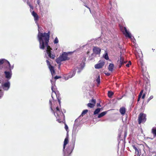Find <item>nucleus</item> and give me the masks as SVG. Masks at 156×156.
I'll list each match as a JSON object with an SVG mask.
<instances>
[{
  "label": "nucleus",
  "mask_w": 156,
  "mask_h": 156,
  "mask_svg": "<svg viewBox=\"0 0 156 156\" xmlns=\"http://www.w3.org/2000/svg\"><path fill=\"white\" fill-rule=\"evenodd\" d=\"M50 31L48 33H44V35L40 34L38 36V41L39 42V48L40 49L44 50L46 48L45 50L48 56L52 59H54L55 56L54 54L52 53L51 48L48 45L50 36Z\"/></svg>",
  "instance_id": "obj_1"
},
{
  "label": "nucleus",
  "mask_w": 156,
  "mask_h": 156,
  "mask_svg": "<svg viewBox=\"0 0 156 156\" xmlns=\"http://www.w3.org/2000/svg\"><path fill=\"white\" fill-rule=\"evenodd\" d=\"M77 120L76 119L75 121V123L73 125V133L72 136L73 137V141L71 143L70 145L65 149L66 146L68 142V137L67 136L65 138L64 141V144L63 146V153L64 156H70V154L72 152L73 150L75 141L76 140V130L78 126V125L76 123Z\"/></svg>",
  "instance_id": "obj_2"
},
{
  "label": "nucleus",
  "mask_w": 156,
  "mask_h": 156,
  "mask_svg": "<svg viewBox=\"0 0 156 156\" xmlns=\"http://www.w3.org/2000/svg\"><path fill=\"white\" fill-rule=\"evenodd\" d=\"M10 83L9 80L3 82L0 86V98H1L4 93V91H7L10 88Z\"/></svg>",
  "instance_id": "obj_3"
},
{
  "label": "nucleus",
  "mask_w": 156,
  "mask_h": 156,
  "mask_svg": "<svg viewBox=\"0 0 156 156\" xmlns=\"http://www.w3.org/2000/svg\"><path fill=\"white\" fill-rule=\"evenodd\" d=\"M14 67V64L12 66L10 64L7 67V68H5L4 69L5 70L4 73L5 77L8 80H9L11 78L12 75V70L13 69Z\"/></svg>",
  "instance_id": "obj_4"
},
{
  "label": "nucleus",
  "mask_w": 156,
  "mask_h": 156,
  "mask_svg": "<svg viewBox=\"0 0 156 156\" xmlns=\"http://www.w3.org/2000/svg\"><path fill=\"white\" fill-rule=\"evenodd\" d=\"M51 82V89L52 91V93L51 94V97L53 99V100H54V97H53V95L54 94L56 96L57 99L58 100V101L59 102V105H60L61 104V99L60 98H59V93L58 91H55V88L56 87V86L55 85V82H53L52 81V80H50Z\"/></svg>",
  "instance_id": "obj_5"
},
{
  "label": "nucleus",
  "mask_w": 156,
  "mask_h": 156,
  "mask_svg": "<svg viewBox=\"0 0 156 156\" xmlns=\"http://www.w3.org/2000/svg\"><path fill=\"white\" fill-rule=\"evenodd\" d=\"M56 110L55 111V113L57 114V116L55 115H55L57 119V120L59 122H61V119L62 118H64L65 117V115L62 112H61L59 110V109L57 106L56 107Z\"/></svg>",
  "instance_id": "obj_6"
},
{
  "label": "nucleus",
  "mask_w": 156,
  "mask_h": 156,
  "mask_svg": "<svg viewBox=\"0 0 156 156\" xmlns=\"http://www.w3.org/2000/svg\"><path fill=\"white\" fill-rule=\"evenodd\" d=\"M146 114L142 113H141L139 115L138 117V123L140 124L141 123H144L146 120Z\"/></svg>",
  "instance_id": "obj_7"
},
{
  "label": "nucleus",
  "mask_w": 156,
  "mask_h": 156,
  "mask_svg": "<svg viewBox=\"0 0 156 156\" xmlns=\"http://www.w3.org/2000/svg\"><path fill=\"white\" fill-rule=\"evenodd\" d=\"M86 58L85 57H84L83 58V59L81 62L77 66V68L78 69L77 73H80L82 70L83 69L84 67L85 66V64L83 61H86Z\"/></svg>",
  "instance_id": "obj_8"
},
{
  "label": "nucleus",
  "mask_w": 156,
  "mask_h": 156,
  "mask_svg": "<svg viewBox=\"0 0 156 156\" xmlns=\"http://www.w3.org/2000/svg\"><path fill=\"white\" fill-rule=\"evenodd\" d=\"M121 30L126 37L130 38L132 41L133 40V37H132L131 34L127 30L126 27H124L123 29H121Z\"/></svg>",
  "instance_id": "obj_9"
},
{
  "label": "nucleus",
  "mask_w": 156,
  "mask_h": 156,
  "mask_svg": "<svg viewBox=\"0 0 156 156\" xmlns=\"http://www.w3.org/2000/svg\"><path fill=\"white\" fill-rule=\"evenodd\" d=\"M69 52L66 53V52H63L62 54L59 56L60 58L62 59L63 61L68 60L69 58H68V54Z\"/></svg>",
  "instance_id": "obj_10"
},
{
  "label": "nucleus",
  "mask_w": 156,
  "mask_h": 156,
  "mask_svg": "<svg viewBox=\"0 0 156 156\" xmlns=\"http://www.w3.org/2000/svg\"><path fill=\"white\" fill-rule=\"evenodd\" d=\"M93 53L92 54L93 55L94 54L95 55H99L101 51V49L97 47H94L93 49Z\"/></svg>",
  "instance_id": "obj_11"
},
{
  "label": "nucleus",
  "mask_w": 156,
  "mask_h": 156,
  "mask_svg": "<svg viewBox=\"0 0 156 156\" xmlns=\"http://www.w3.org/2000/svg\"><path fill=\"white\" fill-rule=\"evenodd\" d=\"M34 21H35V23H36L37 24V26H38V35H37V38H38V36H39V35H40V34H42L43 35H44V33H40V31H39V25L37 22V21L38 20H39V16H38V15H37V16H34Z\"/></svg>",
  "instance_id": "obj_12"
},
{
  "label": "nucleus",
  "mask_w": 156,
  "mask_h": 156,
  "mask_svg": "<svg viewBox=\"0 0 156 156\" xmlns=\"http://www.w3.org/2000/svg\"><path fill=\"white\" fill-rule=\"evenodd\" d=\"M105 62L103 61H100L98 63L96 64L94 66V67L96 69H99L102 67L104 66Z\"/></svg>",
  "instance_id": "obj_13"
},
{
  "label": "nucleus",
  "mask_w": 156,
  "mask_h": 156,
  "mask_svg": "<svg viewBox=\"0 0 156 156\" xmlns=\"http://www.w3.org/2000/svg\"><path fill=\"white\" fill-rule=\"evenodd\" d=\"M76 69H74L72 70L67 76V79L73 77L75 75Z\"/></svg>",
  "instance_id": "obj_14"
},
{
  "label": "nucleus",
  "mask_w": 156,
  "mask_h": 156,
  "mask_svg": "<svg viewBox=\"0 0 156 156\" xmlns=\"http://www.w3.org/2000/svg\"><path fill=\"white\" fill-rule=\"evenodd\" d=\"M120 62L119 67L120 68L122 65L126 63V62L124 61L123 58L120 56Z\"/></svg>",
  "instance_id": "obj_15"
},
{
  "label": "nucleus",
  "mask_w": 156,
  "mask_h": 156,
  "mask_svg": "<svg viewBox=\"0 0 156 156\" xmlns=\"http://www.w3.org/2000/svg\"><path fill=\"white\" fill-rule=\"evenodd\" d=\"M48 68L51 72V75L52 76L55 74V71L54 69V67L52 66H51L48 67Z\"/></svg>",
  "instance_id": "obj_16"
},
{
  "label": "nucleus",
  "mask_w": 156,
  "mask_h": 156,
  "mask_svg": "<svg viewBox=\"0 0 156 156\" xmlns=\"http://www.w3.org/2000/svg\"><path fill=\"white\" fill-rule=\"evenodd\" d=\"M126 111V108L124 107H122L120 108L119 112L122 115L125 114Z\"/></svg>",
  "instance_id": "obj_17"
},
{
  "label": "nucleus",
  "mask_w": 156,
  "mask_h": 156,
  "mask_svg": "<svg viewBox=\"0 0 156 156\" xmlns=\"http://www.w3.org/2000/svg\"><path fill=\"white\" fill-rule=\"evenodd\" d=\"M107 113V111L103 112L98 114V118H101L104 116Z\"/></svg>",
  "instance_id": "obj_18"
},
{
  "label": "nucleus",
  "mask_w": 156,
  "mask_h": 156,
  "mask_svg": "<svg viewBox=\"0 0 156 156\" xmlns=\"http://www.w3.org/2000/svg\"><path fill=\"white\" fill-rule=\"evenodd\" d=\"M114 67V65L113 64L110 63L108 66V69L110 71L112 72Z\"/></svg>",
  "instance_id": "obj_19"
},
{
  "label": "nucleus",
  "mask_w": 156,
  "mask_h": 156,
  "mask_svg": "<svg viewBox=\"0 0 156 156\" xmlns=\"http://www.w3.org/2000/svg\"><path fill=\"white\" fill-rule=\"evenodd\" d=\"M101 109H102V108H98L96 109L94 112V115L98 114L100 112Z\"/></svg>",
  "instance_id": "obj_20"
},
{
  "label": "nucleus",
  "mask_w": 156,
  "mask_h": 156,
  "mask_svg": "<svg viewBox=\"0 0 156 156\" xmlns=\"http://www.w3.org/2000/svg\"><path fill=\"white\" fill-rule=\"evenodd\" d=\"M151 132L154 136H156V127H153L151 129Z\"/></svg>",
  "instance_id": "obj_21"
},
{
  "label": "nucleus",
  "mask_w": 156,
  "mask_h": 156,
  "mask_svg": "<svg viewBox=\"0 0 156 156\" xmlns=\"http://www.w3.org/2000/svg\"><path fill=\"white\" fill-rule=\"evenodd\" d=\"M49 105L50 106V108L51 109V112L52 113L54 114V115H55V112L53 110L52 107V100H49Z\"/></svg>",
  "instance_id": "obj_22"
},
{
  "label": "nucleus",
  "mask_w": 156,
  "mask_h": 156,
  "mask_svg": "<svg viewBox=\"0 0 156 156\" xmlns=\"http://www.w3.org/2000/svg\"><path fill=\"white\" fill-rule=\"evenodd\" d=\"M145 89L146 90H148L150 91V84L149 83H147L146 85Z\"/></svg>",
  "instance_id": "obj_23"
},
{
  "label": "nucleus",
  "mask_w": 156,
  "mask_h": 156,
  "mask_svg": "<svg viewBox=\"0 0 156 156\" xmlns=\"http://www.w3.org/2000/svg\"><path fill=\"white\" fill-rule=\"evenodd\" d=\"M55 61L58 64H60L61 62L63 61L59 56L56 59Z\"/></svg>",
  "instance_id": "obj_24"
},
{
  "label": "nucleus",
  "mask_w": 156,
  "mask_h": 156,
  "mask_svg": "<svg viewBox=\"0 0 156 156\" xmlns=\"http://www.w3.org/2000/svg\"><path fill=\"white\" fill-rule=\"evenodd\" d=\"M103 57L106 59L108 60L109 59V57L108 55V54L107 52L105 51V54L103 55Z\"/></svg>",
  "instance_id": "obj_25"
},
{
  "label": "nucleus",
  "mask_w": 156,
  "mask_h": 156,
  "mask_svg": "<svg viewBox=\"0 0 156 156\" xmlns=\"http://www.w3.org/2000/svg\"><path fill=\"white\" fill-rule=\"evenodd\" d=\"M96 77L97 78L96 80V82L97 83V84H99L100 83V76L98 75H97Z\"/></svg>",
  "instance_id": "obj_26"
},
{
  "label": "nucleus",
  "mask_w": 156,
  "mask_h": 156,
  "mask_svg": "<svg viewBox=\"0 0 156 156\" xmlns=\"http://www.w3.org/2000/svg\"><path fill=\"white\" fill-rule=\"evenodd\" d=\"M95 105L94 104H92L91 103H89L87 104V106L91 108H93Z\"/></svg>",
  "instance_id": "obj_27"
},
{
  "label": "nucleus",
  "mask_w": 156,
  "mask_h": 156,
  "mask_svg": "<svg viewBox=\"0 0 156 156\" xmlns=\"http://www.w3.org/2000/svg\"><path fill=\"white\" fill-rule=\"evenodd\" d=\"M113 94L114 93L111 91H109L108 92V96L109 98H111Z\"/></svg>",
  "instance_id": "obj_28"
},
{
  "label": "nucleus",
  "mask_w": 156,
  "mask_h": 156,
  "mask_svg": "<svg viewBox=\"0 0 156 156\" xmlns=\"http://www.w3.org/2000/svg\"><path fill=\"white\" fill-rule=\"evenodd\" d=\"M88 112V110L87 109H85V110H83V111L80 115L83 116V115L86 114Z\"/></svg>",
  "instance_id": "obj_29"
},
{
  "label": "nucleus",
  "mask_w": 156,
  "mask_h": 156,
  "mask_svg": "<svg viewBox=\"0 0 156 156\" xmlns=\"http://www.w3.org/2000/svg\"><path fill=\"white\" fill-rule=\"evenodd\" d=\"M27 3V5H28L30 7V9H33V6L31 5V4H30V2H29V1H27L26 2Z\"/></svg>",
  "instance_id": "obj_30"
},
{
  "label": "nucleus",
  "mask_w": 156,
  "mask_h": 156,
  "mask_svg": "<svg viewBox=\"0 0 156 156\" xmlns=\"http://www.w3.org/2000/svg\"><path fill=\"white\" fill-rule=\"evenodd\" d=\"M53 42L54 44H56L58 43V40L57 37H56L55 38V40Z\"/></svg>",
  "instance_id": "obj_31"
},
{
  "label": "nucleus",
  "mask_w": 156,
  "mask_h": 156,
  "mask_svg": "<svg viewBox=\"0 0 156 156\" xmlns=\"http://www.w3.org/2000/svg\"><path fill=\"white\" fill-rule=\"evenodd\" d=\"M89 101L91 102L92 104H94L95 105L96 101L95 99H92L91 100H90Z\"/></svg>",
  "instance_id": "obj_32"
},
{
  "label": "nucleus",
  "mask_w": 156,
  "mask_h": 156,
  "mask_svg": "<svg viewBox=\"0 0 156 156\" xmlns=\"http://www.w3.org/2000/svg\"><path fill=\"white\" fill-rule=\"evenodd\" d=\"M153 98V95H151L150 96V97L148 99L147 101V103H148L151 100V99Z\"/></svg>",
  "instance_id": "obj_33"
},
{
  "label": "nucleus",
  "mask_w": 156,
  "mask_h": 156,
  "mask_svg": "<svg viewBox=\"0 0 156 156\" xmlns=\"http://www.w3.org/2000/svg\"><path fill=\"white\" fill-rule=\"evenodd\" d=\"M46 62H47V65H48V67L51 66V65L50 64V62L48 61V60H46Z\"/></svg>",
  "instance_id": "obj_34"
},
{
  "label": "nucleus",
  "mask_w": 156,
  "mask_h": 156,
  "mask_svg": "<svg viewBox=\"0 0 156 156\" xmlns=\"http://www.w3.org/2000/svg\"><path fill=\"white\" fill-rule=\"evenodd\" d=\"M32 15L34 16H35L37 15V14L34 11H33L32 13Z\"/></svg>",
  "instance_id": "obj_35"
},
{
  "label": "nucleus",
  "mask_w": 156,
  "mask_h": 156,
  "mask_svg": "<svg viewBox=\"0 0 156 156\" xmlns=\"http://www.w3.org/2000/svg\"><path fill=\"white\" fill-rule=\"evenodd\" d=\"M135 152L137 154L139 155V149L137 148Z\"/></svg>",
  "instance_id": "obj_36"
},
{
  "label": "nucleus",
  "mask_w": 156,
  "mask_h": 156,
  "mask_svg": "<svg viewBox=\"0 0 156 156\" xmlns=\"http://www.w3.org/2000/svg\"><path fill=\"white\" fill-rule=\"evenodd\" d=\"M61 77L60 76H55L54 77V79L55 80H56L57 79H58L60 78Z\"/></svg>",
  "instance_id": "obj_37"
},
{
  "label": "nucleus",
  "mask_w": 156,
  "mask_h": 156,
  "mask_svg": "<svg viewBox=\"0 0 156 156\" xmlns=\"http://www.w3.org/2000/svg\"><path fill=\"white\" fill-rule=\"evenodd\" d=\"M65 128L66 130V131H67L68 129V127L67 126V125L66 124H65Z\"/></svg>",
  "instance_id": "obj_38"
},
{
  "label": "nucleus",
  "mask_w": 156,
  "mask_h": 156,
  "mask_svg": "<svg viewBox=\"0 0 156 156\" xmlns=\"http://www.w3.org/2000/svg\"><path fill=\"white\" fill-rule=\"evenodd\" d=\"M146 93H144L142 96V98L144 99L145 98L146 96Z\"/></svg>",
  "instance_id": "obj_39"
},
{
  "label": "nucleus",
  "mask_w": 156,
  "mask_h": 156,
  "mask_svg": "<svg viewBox=\"0 0 156 156\" xmlns=\"http://www.w3.org/2000/svg\"><path fill=\"white\" fill-rule=\"evenodd\" d=\"M37 3L39 6H40V0H37Z\"/></svg>",
  "instance_id": "obj_40"
},
{
  "label": "nucleus",
  "mask_w": 156,
  "mask_h": 156,
  "mask_svg": "<svg viewBox=\"0 0 156 156\" xmlns=\"http://www.w3.org/2000/svg\"><path fill=\"white\" fill-rule=\"evenodd\" d=\"M131 64V62H129V63H128L126 65V66L127 67H129V66Z\"/></svg>",
  "instance_id": "obj_41"
},
{
  "label": "nucleus",
  "mask_w": 156,
  "mask_h": 156,
  "mask_svg": "<svg viewBox=\"0 0 156 156\" xmlns=\"http://www.w3.org/2000/svg\"><path fill=\"white\" fill-rule=\"evenodd\" d=\"M132 147L135 150L137 149V147L135 146V145H132Z\"/></svg>",
  "instance_id": "obj_42"
},
{
  "label": "nucleus",
  "mask_w": 156,
  "mask_h": 156,
  "mask_svg": "<svg viewBox=\"0 0 156 156\" xmlns=\"http://www.w3.org/2000/svg\"><path fill=\"white\" fill-rule=\"evenodd\" d=\"M105 74L106 75H107V76H109L110 75V73H108V72H107V73H105Z\"/></svg>",
  "instance_id": "obj_43"
},
{
  "label": "nucleus",
  "mask_w": 156,
  "mask_h": 156,
  "mask_svg": "<svg viewBox=\"0 0 156 156\" xmlns=\"http://www.w3.org/2000/svg\"><path fill=\"white\" fill-rule=\"evenodd\" d=\"M144 90H141L139 94L140 95H142L143 93Z\"/></svg>",
  "instance_id": "obj_44"
},
{
  "label": "nucleus",
  "mask_w": 156,
  "mask_h": 156,
  "mask_svg": "<svg viewBox=\"0 0 156 156\" xmlns=\"http://www.w3.org/2000/svg\"><path fill=\"white\" fill-rule=\"evenodd\" d=\"M132 42H133L134 43H135V41H136L135 39L134 38V37H133V40L132 41Z\"/></svg>",
  "instance_id": "obj_45"
},
{
  "label": "nucleus",
  "mask_w": 156,
  "mask_h": 156,
  "mask_svg": "<svg viewBox=\"0 0 156 156\" xmlns=\"http://www.w3.org/2000/svg\"><path fill=\"white\" fill-rule=\"evenodd\" d=\"M97 107H98V106L101 107V105H100V104L99 103H97Z\"/></svg>",
  "instance_id": "obj_46"
},
{
  "label": "nucleus",
  "mask_w": 156,
  "mask_h": 156,
  "mask_svg": "<svg viewBox=\"0 0 156 156\" xmlns=\"http://www.w3.org/2000/svg\"><path fill=\"white\" fill-rule=\"evenodd\" d=\"M142 95H140V94H139V95H138V98H141V97L142 96Z\"/></svg>",
  "instance_id": "obj_47"
},
{
  "label": "nucleus",
  "mask_w": 156,
  "mask_h": 156,
  "mask_svg": "<svg viewBox=\"0 0 156 156\" xmlns=\"http://www.w3.org/2000/svg\"><path fill=\"white\" fill-rule=\"evenodd\" d=\"M142 95H140V94H139V95H138V98H141V97L142 96Z\"/></svg>",
  "instance_id": "obj_48"
},
{
  "label": "nucleus",
  "mask_w": 156,
  "mask_h": 156,
  "mask_svg": "<svg viewBox=\"0 0 156 156\" xmlns=\"http://www.w3.org/2000/svg\"><path fill=\"white\" fill-rule=\"evenodd\" d=\"M84 6H85V7H86L88 9H89L90 10V8L88 7V6H87V5H84Z\"/></svg>",
  "instance_id": "obj_49"
},
{
  "label": "nucleus",
  "mask_w": 156,
  "mask_h": 156,
  "mask_svg": "<svg viewBox=\"0 0 156 156\" xmlns=\"http://www.w3.org/2000/svg\"><path fill=\"white\" fill-rule=\"evenodd\" d=\"M23 1L24 2H26L27 1H29V0H23Z\"/></svg>",
  "instance_id": "obj_50"
},
{
  "label": "nucleus",
  "mask_w": 156,
  "mask_h": 156,
  "mask_svg": "<svg viewBox=\"0 0 156 156\" xmlns=\"http://www.w3.org/2000/svg\"><path fill=\"white\" fill-rule=\"evenodd\" d=\"M2 83H3V82H2V80H1V79L0 78V83L2 84Z\"/></svg>",
  "instance_id": "obj_51"
},
{
  "label": "nucleus",
  "mask_w": 156,
  "mask_h": 156,
  "mask_svg": "<svg viewBox=\"0 0 156 156\" xmlns=\"http://www.w3.org/2000/svg\"><path fill=\"white\" fill-rule=\"evenodd\" d=\"M140 98H138V100H137V101L139 102L140 101Z\"/></svg>",
  "instance_id": "obj_52"
},
{
  "label": "nucleus",
  "mask_w": 156,
  "mask_h": 156,
  "mask_svg": "<svg viewBox=\"0 0 156 156\" xmlns=\"http://www.w3.org/2000/svg\"><path fill=\"white\" fill-rule=\"evenodd\" d=\"M94 15H94H93V16L94 17L95 19H98V18L97 17H96Z\"/></svg>",
  "instance_id": "obj_53"
},
{
  "label": "nucleus",
  "mask_w": 156,
  "mask_h": 156,
  "mask_svg": "<svg viewBox=\"0 0 156 156\" xmlns=\"http://www.w3.org/2000/svg\"><path fill=\"white\" fill-rule=\"evenodd\" d=\"M147 147L148 148V149H149V150H150V148L149 147V146H148L147 145Z\"/></svg>",
  "instance_id": "obj_54"
},
{
  "label": "nucleus",
  "mask_w": 156,
  "mask_h": 156,
  "mask_svg": "<svg viewBox=\"0 0 156 156\" xmlns=\"http://www.w3.org/2000/svg\"><path fill=\"white\" fill-rule=\"evenodd\" d=\"M92 1H93L94 2H95V0H91Z\"/></svg>",
  "instance_id": "obj_55"
},
{
  "label": "nucleus",
  "mask_w": 156,
  "mask_h": 156,
  "mask_svg": "<svg viewBox=\"0 0 156 156\" xmlns=\"http://www.w3.org/2000/svg\"><path fill=\"white\" fill-rule=\"evenodd\" d=\"M45 57L47 58H48V57H47V55L46 54H45Z\"/></svg>",
  "instance_id": "obj_56"
},
{
  "label": "nucleus",
  "mask_w": 156,
  "mask_h": 156,
  "mask_svg": "<svg viewBox=\"0 0 156 156\" xmlns=\"http://www.w3.org/2000/svg\"><path fill=\"white\" fill-rule=\"evenodd\" d=\"M81 1L83 2H84V0H80Z\"/></svg>",
  "instance_id": "obj_57"
},
{
  "label": "nucleus",
  "mask_w": 156,
  "mask_h": 156,
  "mask_svg": "<svg viewBox=\"0 0 156 156\" xmlns=\"http://www.w3.org/2000/svg\"><path fill=\"white\" fill-rule=\"evenodd\" d=\"M39 31H40V28H41L39 26ZM40 32L41 33V32Z\"/></svg>",
  "instance_id": "obj_58"
},
{
  "label": "nucleus",
  "mask_w": 156,
  "mask_h": 156,
  "mask_svg": "<svg viewBox=\"0 0 156 156\" xmlns=\"http://www.w3.org/2000/svg\"><path fill=\"white\" fill-rule=\"evenodd\" d=\"M89 53V51H88L87 52V54H88Z\"/></svg>",
  "instance_id": "obj_59"
},
{
  "label": "nucleus",
  "mask_w": 156,
  "mask_h": 156,
  "mask_svg": "<svg viewBox=\"0 0 156 156\" xmlns=\"http://www.w3.org/2000/svg\"><path fill=\"white\" fill-rule=\"evenodd\" d=\"M152 50H154V49H152Z\"/></svg>",
  "instance_id": "obj_60"
},
{
  "label": "nucleus",
  "mask_w": 156,
  "mask_h": 156,
  "mask_svg": "<svg viewBox=\"0 0 156 156\" xmlns=\"http://www.w3.org/2000/svg\"><path fill=\"white\" fill-rule=\"evenodd\" d=\"M152 50H154V49H152Z\"/></svg>",
  "instance_id": "obj_61"
},
{
  "label": "nucleus",
  "mask_w": 156,
  "mask_h": 156,
  "mask_svg": "<svg viewBox=\"0 0 156 156\" xmlns=\"http://www.w3.org/2000/svg\"><path fill=\"white\" fill-rule=\"evenodd\" d=\"M156 156V155H155V156Z\"/></svg>",
  "instance_id": "obj_62"
}]
</instances>
